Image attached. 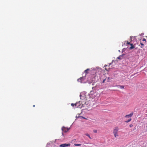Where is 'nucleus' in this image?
Instances as JSON below:
<instances>
[{"mask_svg": "<svg viewBox=\"0 0 147 147\" xmlns=\"http://www.w3.org/2000/svg\"><path fill=\"white\" fill-rule=\"evenodd\" d=\"M127 44H128V45H130V44H131V43H130V42H128V41H127Z\"/></svg>", "mask_w": 147, "mask_h": 147, "instance_id": "6ab92c4d", "label": "nucleus"}, {"mask_svg": "<svg viewBox=\"0 0 147 147\" xmlns=\"http://www.w3.org/2000/svg\"><path fill=\"white\" fill-rule=\"evenodd\" d=\"M86 135L87 136H88L90 139H91V138L90 137L89 134H86Z\"/></svg>", "mask_w": 147, "mask_h": 147, "instance_id": "f8f14e48", "label": "nucleus"}, {"mask_svg": "<svg viewBox=\"0 0 147 147\" xmlns=\"http://www.w3.org/2000/svg\"><path fill=\"white\" fill-rule=\"evenodd\" d=\"M131 120V119L130 118L128 120H127V121H125V122L126 123H128V122H129Z\"/></svg>", "mask_w": 147, "mask_h": 147, "instance_id": "9d476101", "label": "nucleus"}, {"mask_svg": "<svg viewBox=\"0 0 147 147\" xmlns=\"http://www.w3.org/2000/svg\"><path fill=\"white\" fill-rule=\"evenodd\" d=\"M146 39L145 38H143V40H142V41H145V42H146Z\"/></svg>", "mask_w": 147, "mask_h": 147, "instance_id": "dca6fc26", "label": "nucleus"}, {"mask_svg": "<svg viewBox=\"0 0 147 147\" xmlns=\"http://www.w3.org/2000/svg\"><path fill=\"white\" fill-rule=\"evenodd\" d=\"M118 87H119L121 89H123L124 88L125 86H124L119 85Z\"/></svg>", "mask_w": 147, "mask_h": 147, "instance_id": "1a4fd4ad", "label": "nucleus"}, {"mask_svg": "<svg viewBox=\"0 0 147 147\" xmlns=\"http://www.w3.org/2000/svg\"><path fill=\"white\" fill-rule=\"evenodd\" d=\"M62 135L63 136V132H62Z\"/></svg>", "mask_w": 147, "mask_h": 147, "instance_id": "4be33fe9", "label": "nucleus"}, {"mask_svg": "<svg viewBox=\"0 0 147 147\" xmlns=\"http://www.w3.org/2000/svg\"><path fill=\"white\" fill-rule=\"evenodd\" d=\"M105 80H106V79H104V80H103V83H104V82H105Z\"/></svg>", "mask_w": 147, "mask_h": 147, "instance_id": "412c9836", "label": "nucleus"}, {"mask_svg": "<svg viewBox=\"0 0 147 147\" xmlns=\"http://www.w3.org/2000/svg\"><path fill=\"white\" fill-rule=\"evenodd\" d=\"M93 132L94 133H96L97 132V130H94L93 131Z\"/></svg>", "mask_w": 147, "mask_h": 147, "instance_id": "2eb2a0df", "label": "nucleus"}, {"mask_svg": "<svg viewBox=\"0 0 147 147\" xmlns=\"http://www.w3.org/2000/svg\"><path fill=\"white\" fill-rule=\"evenodd\" d=\"M70 129V128H66L64 126H63L61 128V130H62L63 132H64L65 133H66Z\"/></svg>", "mask_w": 147, "mask_h": 147, "instance_id": "f03ea898", "label": "nucleus"}, {"mask_svg": "<svg viewBox=\"0 0 147 147\" xmlns=\"http://www.w3.org/2000/svg\"><path fill=\"white\" fill-rule=\"evenodd\" d=\"M81 95H80V97H81Z\"/></svg>", "mask_w": 147, "mask_h": 147, "instance_id": "b1692460", "label": "nucleus"}, {"mask_svg": "<svg viewBox=\"0 0 147 147\" xmlns=\"http://www.w3.org/2000/svg\"><path fill=\"white\" fill-rule=\"evenodd\" d=\"M130 45L131 46L129 48L130 49H132L134 48V46H133V44H130Z\"/></svg>", "mask_w": 147, "mask_h": 147, "instance_id": "6e6552de", "label": "nucleus"}, {"mask_svg": "<svg viewBox=\"0 0 147 147\" xmlns=\"http://www.w3.org/2000/svg\"><path fill=\"white\" fill-rule=\"evenodd\" d=\"M82 77H81L80 78L78 79V82H80L81 83L82 82Z\"/></svg>", "mask_w": 147, "mask_h": 147, "instance_id": "0eeeda50", "label": "nucleus"}, {"mask_svg": "<svg viewBox=\"0 0 147 147\" xmlns=\"http://www.w3.org/2000/svg\"><path fill=\"white\" fill-rule=\"evenodd\" d=\"M133 126V125L132 124H130V125H129V126L130 127H132V126Z\"/></svg>", "mask_w": 147, "mask_h": 147, "instance_id": "a211bd4d", "label": "nucleus"}, {"mask_svg": "<svg viewBox=\"0 0 147 147\" xmlns=\"http://www.w3.org/2000/svg\"><path fill=\"white\" fill-rule=\"evenodd\" d=\"M118 130L119 128L117 127H115L113 129V133L115 137L118 136V134L117 133Z\"/></svg>", "mask_w": 147, "mask_h": 147, "instance_id": "f257e3e1", "label": "nucleus"}, {"mask_svg": "<svg viewBox=\"0 0 147 147\" xmlns=\"http://www.w3.org/2000/svg\"><path fill=\"white\" fill-rule=\"evenodd\" d=\"M111 64V63L109 64V65H105L104 66L105 67H109V66Z\"/></svg>", "mask_w": 147, "mask_h": 147, "instance_id": "4468645a", "label": "nucleus"}, {"mask_svg": "<svg viewBox=\"0 0 147 147\" xmlns=\"http://www.w3.org/2000/svg\"><path fill=\"white\" fill-rule=\"evenodd\" d=\"M74 145L75 146H80L81 145V144H74Z\"/></svg>", "mask_w": 147, "mask_h": 147, "instance_id": "9b49d317", "label": "nucleus"}, {"mask_svg": "<svg viewBox=\"0 0 147 147\" xmlns=\"http://www.w3.org/2000/svg\"><path fill=\"white\" fill-rule=\"evenodd\" d=\"M133 114L134 113L133 112H132L129 114L126 115L125 116V117L126 118H129L130 117H131L133 116Z\"/></svg>", "mask_w": 147, "mask_h": 147, "instance_id": "39448f33", "label": "nucleus"}, {"mask_svg": "<svg viewBox=\"0 0 147 147\" xmlns=\"http://www.w3.org/2000/svg\"><path fill=\"white\" fill-rule=\"evenodd\" d=\"M90 69H87L86 70H85L84 71V72L87 74L88 73V71H89Z\"/></svg>", "mask_w": 147, "mask_h": 147, "instance_id": "423d86ee", "label": "nucleus"}, {"mask_svg": "<svg viewBox=\"0 0 147 147\" xmlns=\"http://www.w3.org/2000/svg\"><path fill=\"white\" fill-rule=\"evenodd\" d=\"M105 69L107 71H108L109 70V68L107 69V68H105Z\"/></svg>", "mask_w": 147, "mask_h": 147, "instance_id": "f3484780", "label": "nucleus"}, {"mask_svg": "<svg viewBox=\"0 0 147 147\" xmlns=\"http://www.w3.org/2000/svg\"><path fill=\"white\" fill-rule=\"evenodd\" d=\"M140 44L142 45V46L141 47L142 48H143V46L144 45V44L143 43H142L141 42H140Z\"/></svg>", "mask_w": 147, "mask_h": 147, "instance_id": "ddd939ff", "label": "nucleus"}, {"mask_svg": "<svg viewBox=\"0 0 147 147\" xmlns=\"http://www.w3.org/2000/svg\"><path fill=\"white\" fill-rule=\"evenodd\" d=\"M35 105H33V107H35Z\"/></svg>", "mask_w": 147, "mask_h": 147, "instance_id": "5701e85b", "label": "nucleus"}, {"mask_svg": "<svg viewBox=\"0 0 147 147\" xmlns=\"http://www.w3.org/2000/svg\"><path fill=\"white\" fill-rule=\"evenodd\" d=\"M70 146V144H61L59 145V146L60 147H65L66 146Z\"/></svg>", "mask_w": 147, "mask_h": 147, "instance_id": "20e7f679", "label": "nucleus"}, {"mask_svg": "<svg viewBox=\"0 0 147 147\" xmlns=\"http://www.w3.org/2000/svg\"><path fill=\"white\" fill-rule=\"evenodd\" d=\"M81 102L80 101H79V102H76L75 104L71 103V105L74 107V106H76L77 107H79V106H80L79 104H80Z\"/></svg>", "mask_w": 147, "mask_h": 147, "instance_id": "7ed1b4c3", "label": "nucleus"}, {"mask_svg": "<svg viewBox=\"0 0 147 147\" xmlns=\"http://www.w3.org/2000/svg\"><path fill=\"white\" fill-rule=\"evenodd\" d=\"M80 117L82 118L85 119V118L82 116H80Z\"/></svg>", "mask_w": 147, "mask_h": 147, "instance_id": "aec40b11", "label": "nucleus"}]
</instances>
